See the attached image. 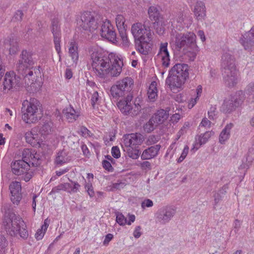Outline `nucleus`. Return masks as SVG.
Masks as SVG:
<instances>
[{
    "label": "nucleus",
    "instance_id": "obj_1",
    "mask_svg": "<svg viewBox=\"0 0 254 254\" xmlns=\"http://www.w3.org/2000/svg\"><path fill=\"white\" fill-rule=\"evenodd\" d=\"M3 218L2 226L7 234L11 236L19 235L23 240L28 237L26 225L19 215L13 211L11 204H5L2 207Z\"/></svg>",
    "mask_w": 254,
    "mask_h": 254
},
{
    "label": "nucleus",
    "instance_id": "obj_2",
    "mask_svg": "<svg viewBox=\"0 0 254 254\" xmlns=\"http://www.w3.org/2000/svg\"><path fill=\"white\" fill-rule=\"evenodd\" d=\"M171 36L172 42L174 43L177 51H180L182 48L186 49L191 58H195L199 48L196 45V36L193 33H182L175 31H172Z\"/></svg>",
    "mask_w": 254,
    "mask_h": 254
},
{
    "label": "nucleus",
    "instance_id": "obj_3",
    "mask_svg": "<svg viewBox=\"0 0 254 254\" xmlns=\"http://www.w3.org/2000/svg\"><path fill=\"white\" fill-rule=\"evenodd\" d=\"M189 68L187 64H177L169 70L166 84L172 90L181 88L189 78Z\"/></svg>",
    "mask_w": 254,
    "mask_h": 254
},
{
    "label": "nucleus",
    "instance_id": "obj_4",
    "mask_svg": "<svg viewBox=\"0 0 254 254\" xmlns=\"http://www.w3.org/2000/svg\"><path fill=\"white\" fill-rule=\"evenodd\" d=\"M221 66L226 85L234 87L237 83V70L234 57L229 53H224L222 56Z\"/></svg>",
    "mask_w": 254,
    "mask_h": 254
},
{
    "label": "nucleus",
    "instance_id": "obj_5",
    "mask_svg": "<svg viewBox=\"0 0 254 254\" xmlns=\"http://www.w3.org/2000/svg\"><path fill=\"white\" fill-rule=\"evenodd\" d=\"M40 103L35 98H31L30 101H25L22 104L21 112L22 118L27 124L35 123L41 118Z\"/></svg>",
    "mask_w": 254,
    "mask_h": 254
},
{
    "label": "nucleus",
    "instance_id": "obj_6",
    "mask_svg": "<svg viewBox=\"0 0 254 254\" xmlns=\"http://www.w3.org/2000/svg\"><path fill=\"white\" fill-rule=\"evenodd\" d=\"M32 52L26 50H23L20 55L17 64V69L18 73L25 79L27 78L29 79V77L33 75L32 69L35 64Z\"/></svg>",
    "mask_w": 254,
    "mask_h": 254
},
{
    "label": "nucleus",
    "instance_id": "obj_7",
    "mask_svg": "<svg viewBox=\"0 0 254 254\" xmlns=\"http://www.w3.org/2000/svg\"><path fill=\"white\" fill-rule=\"evenodd\" d=\"M114 56L113 54L107 55L101 51L94 50L91 54L92 61V66L101 77L104 76V71H106V67L109 65L111 59Z\"/></svg>",
    "mask_w": 254,
    "mask_h": 254
},
{
    "label": "nucleus",
    "instance_id": "obj_8",
    "mask_svg": "<svg viewBox=\"0 0 254 254\" xmlns=\"http://www.w3.org/2000/svg\"><path fill=\"white\" fill-rule=\"evenodd\" d=\"M133 80L130 77H126L116 82L110 89L112 96L116 99L120 97L127 96V94H132V89L133 86Z\"/></svg>",
    "mask_w": 254,
    "mask_h": 254
},
{
    "label": "nucleus",
    "instance_id": "obj_9",
    "mask_svg": "<svg viewBox=\"0 0 254 254\" xmlns=\"http://www.w3.org/2000/svg\"><path fill=\"white\" fill-rule=\"evenodd\" d=\"M80 26L84 30L93 32L96 30L102 22V16L95 11H86L81 15Z\"/></svg>",
    "mask_w": 254,
    "mask_h": 254
},
{
    "label": "nucleus",
    "instance_id": "obj_10",
    "mask_svg": "<svg viewBox=\"0 0 254 254\" xmlns=\"http://www.w3.org/2000/svg\"><path fill=\"white\" fill-rule=\"evenodd\" d=\"M246 99L245 93L242 90L237 91L235 94L231 95L229 99L224 101L222 106V111L225 114H230L241 106Z\"/></svg>",
    "mask_w": 254,
    "mask_h": 254
},
{
    "label": "nucleus",
    "instance_id": "obj_11",
    "mask_svg": "<svg viewBox=\"0 0 254 254\" xmlns=\"http://www.w3.org/2000/svg\"><path fill=\"white\" fill-rule=\"evenodd\" d=\"M4 75L2 82L3 90L16 91L22 86V82L20 75L13 71H7Z\"/></svg>",
    "mask_w": 254,
    "mask_h": 254
},
{
    "label": "nucleus",
    "instance_id": "obj_12",
    "mask_svg": "<svg viewBox=\"0 0 254 254\" xmlns=\"http://www.w3.org/2000/svg\"><path fill=\"white\" fill-rule=\"evenodd\" d=\"M131 33L133 36L134 41L138 40H144L145 39L151 41L152 39L150 27L145 23L142 24L141 22H137L132 24Z\"/></svg>",
    "mask_w": 254,
    "mask_h": 254
},
{
    "label": "nucleus",
    "instance_id": "obj_13",
    "mask_svg": "<svg viewBox=\"0 0 254 254\" xmlns=\"http://www.w3.org/2000/svg\"><path fill=\"white\" fill-rule=\"evenodd\" d=\"M176 213V209L173 206H164L156 211L155 218L157 222L165 225L169 223Z\"/></svg>",
    "mask_w": 254,
    "mask_h": 254
},
{
    "label": "nucleus",
    "instance_id": "obj_14",
    "mask_svg": "<svg viewBox=\"0 0 254 254\" xmlns=\"http://www.w3.org/2000/svg\"><path fill=\"white\" fill-rule=\"evenodd\" d=\"M132 98V94H129L125 98L120 100L117 103V105L118 108L124 115H130L134 116L138 114L139 109L135 104H134L135 109L132 111L133 107L131 103Z\"/></svg>",
    "mask_w": 254,
    "mask_h": 254
},
{
    "label": "nucleus",
    "instance_id": "obj_15",
    "mask_svg": "<svg viewBox=\"0 0 254 254\" xmlns=\"http://www.w3.org/2000/svg\"><path fill=\"white\" fill-rule=\"evenodd\" d=\"M123 65V61L118 56L114 55L111 59V62L109 63V65L106 68V71H104V76L110 73L112 77L118 76L122 71Z\"/></svg>",
    "mask_w": 254,
    "mask_h": 254
},
{
    "label": "nucleus",
    "instance_id": "obj_16",
    "mask_svg": "<svg viewBox=\"0 0 254 254\" xmlns=\"http://www.w3.org/2000/svg\"><path fill=\"white\" fill-rule=\"evenodd\" d=\"M51 32L54 37V42L56 51L59 55L61 52L60 42L61 39V29L60 20L55 17L51 21ZM60 56V55H59Z\"/></svg>",
    "mask_w": 254,
    "mask_h": 254
},
{
    "label": "nucleus",
    "instance_id": "obj_17",
    "mask_svg": "<svg viewBox=\"0 0 254 254\" xmlns=\"http://www.w3.org/2000/svg\"><path fill=\"white\" fill-rule=\"evenodd\" d=\"M100 25H101L100 30L101 37L113 43L116 42L117 34L111 22L107 19L105 21L102 20Z\"/></svg>",
    "mask_w": 254,
    "mask_h": 254
},
{
    "label": "nucleus",
    "instance_id": "obj_18",
    "mask_svg": "<svg viewBox=\"0 0 254 254\" xmlns=\"http://www.w3.org/2000/svg\"><path fill=\"white\" fill-rule=\"evenodd\" d=\"M11 193L10 199L14 204L18 205L22 198L21 186L20 183L14 181L9 185Z\"/></svg>",
    "mask_w": 254,
    "mask_h": 254
},
{
    "label": "nucleus",
    "instance_id": "obj_19",
    "mask_svg": "<svg viewBox=\"0 0 254 254\" xmlns=\"http://www.w3.org/2000/svg\"><path fill=\"white\" fill-rule=\"evenodd\" d=\"M240 42L246 50L248 51L252 50L254 44V26L249 32L242 35V37L240 39Z\"/></svg>",
    "mask_w": 254,
    "mask_h": 254
},
{
    "label": "nucleus",
    "instance_id": "obj_20",
    "mask_svg": "<svg viewBox=\"0 0 254 254\" xmlns=\"http://www.w3.org/2000/svg\"><path fill=\"white\" fill-rule=\"evenodd\" d=\"M12 173L16 175H20L29 170L30 165L25 161L18 160L12 162L11 164Z\"/></svg>",
    "mask_w": 254,
    "mask_h": 254
},
{
    "label": "nucleus",
    "instance_id": "obj_21",
    "mask_svg": "<svg viewBox=\"0 0 254 254\" xmlns=\"http://www.w3.org/2000/svg\"><path fill=\"white\" fill-rule=\"evenodd\" d=\"M143 140L140 134L130 133L124 136V142L126 146L131 147H138Z\"/></svg>",
    "mask_w": 254,
    "mask_h": 254
},
{
    "label": "nucleus",
    "instance_id": "obj_22",
    "mask_svg": "<svg viewBox=\"0 0 254 254\" xmlns=\"http://www.w3.org/2000/svg\"><path fill=\"white\" fill-rule=\"evenodd\" d=\"M150 41L148 39L135 41L136 50L142 55L145 56L148 55L152 50L151 45L149 43Z\"/></svg>",
    "mask_w": 254,
    "mask_h": 254
},
{
    "label": "nucleus",
    "instance_id": "obj_23",
    "mask_svg": "<svg viewBox=\"0 0 254 254\" xmlns=\"http://www.w3.org/2000/svg\"><path fill=\"white\" fill-rule=\"evenodd\" d=\"M193 12L198 21L204 20L206 17V8L204 3L201 1H197L195 4Z\"/></svg>",
    "mask_w": 254,
    "mask_h": 254
},
{
    "label": "nucleus",
    "instance_id": "obj_24",
    "mask_svg": "<svg viewBox=\"0 0 254 254\" xmlns=\"http://www.w3.org/2000/svg\"><path fill=\"white\" fill-rule=\"evenodd\" d=\"M161 145L156 144L145 149L141 155V158L142 160H148L156 157L160 150Z\"/></svg>",
    "mask_w": 254,
    "mask_h": 254
},
{
    "label": "nucleus",
    "instance_id": "obj_25",
    "mask_svg": "<svg viewBox=\"0 0 254 254\" xmlns=\"http://www.w3.org/2000/svg\"><path fill=\"white\" fill-rule=\"evenodd\" d=\"M171 22L172 25L174 24L175 22H177L178 24V26H179V30L185 27H188L189 25L191 23V22L189 20L188 17L186 15L184 16L182 12H178Z\"/></svg>",
    "mask_w": 254,
    "mask_h": 254
},
{
    "label": "nucleus",
    "instance_id": "obj_26",
    "mask_svg": "<svg viewBox=\"0 0 254 254\" xmlns=\"http://www.w3.org/2000/svg\"><path fill=\"white\" fill-rule=\"evenodd\" d=\"M62 112L64 117L69 123L74 122L79 116V113L76 111L71 105L64 109Z\"/></svg>",
    "mask_w": 254,
    "mask_h": 254
},
{
    "label": "nucleus",
    "instance_id": "obj_27",
    "mask_svg": "<svg viewBox=\"0 0 254 254\" xmlns=\"http://www.w3.org/2000/svg\"><path fill=\"white\" fill-rule=\"evenodd\" d=\"M169 114L167 111L163 109L158 110L157 113L152 116L151 120H154V123L157 124H162L168 118Z\"/></svg>",
    "mask_w": 254,
    "mask_h": 254
},
{
    "label": "nucleus",
    "instance_id": "obj_28",
    "mask_svg": "<svg viewBox=\"0 0 254 254\" xmlns=\"http://www.w3.org/2000/svg\"><path fill=\"white\" fill-rule=\"evenodd\" d=\"M149 19L153 22H156L163 19L158 9L155 6H150L148 10Z\"/></svg>",
    "mask_w": 254,
    "mask_h": 254
},
{
    "label": "nucleus",
    "instance_id": "obj_29",
    "mask_svg": "<svg viewBox=\"0 0 254 254\" xmlns=\"http://www.w3.org/2000/svg\"><path fill=\"white\" fill-rule=\"evenodd\" d=\"M234 125L232 123L227 124L222 129L219 135V142L223 144L229 138L230 135V130L233 127Z\"/></svg>",
    "mask_w": 254,
    "mask_h": 254
},
{
    "label": "nucleus",
    "instance_id": "obj_30",
    "mask_svg": "<svg viewBox=\"0 0 254 254\" xmlns=\"http://www.w3.org/2000/svg\"><path fill=\"white\" fill-rule=\"evenodd\" d=\"M71 160V158L67 156V153L64 150L59 151L55 159V163L57 165H62L64 163Z\"/></svg>",
    "mask_w": 254,
    "mask_h": 254
},
{
    "label": "nucleus",
    "instance_id": "obj_31",
    "mask_svg": "<svg viewBox=\"0 0 254 254\" xmlns=\"http://www.w3.org/2000/svg\"><path fill=\"white\" fill-rule=\"evenodd\" d=\"M69 54L73 62L76 63L78 60V53L77 52V45L75 42L70 43Z\"/></svg>",
    "mask_w": 254,
    "mask_h": 254
},
{
    "label": "nucleus",
    "instance_id": "obj_32",
    "mask_svg": "<svg viewBox=\"0 0 254 254\" xmlns=\"http://www.w3.org/2000/svg\"><path fill=\"white\" fill-rule=\"evenodd\" d=\"M34 150L33 149L24 148L22 152V159L21 160L25 161L27 164H30L33 155Z\"/></svg>",
    "mask_w": 254,
    "mask_h": 254
},
{
    "label": "nucleus",
    "instance_id": "obj_33",
    "mask_svg": "<svg viewBox=\"0 0 254 254\" xmlns=\"http://www.w3.org/2000/svg\"><path fill=\"white\" fill-rule=\"evenodd\" d=\"M33 155L32 157L30 166L33 167H38L42 163V155L37 153L35 150L33 152Z\"/></svg>",
    "mask_w": 254,
    "mask_h": 254
},
{
    "label": "nucleus",
    "instance_id": "obj_34",
    "mask_svg": "<svg viewBox=\"0 0 254 254\" xmlns=\"http://www.w3.org/2000/svg\"><path fill=\"white\" fill-rule=\"evenodd\" d=\"M153 27L156 30V33L159 35H163L165 28V23L163 20H161L156 22H153Z\"/></svg>",
    "mask_w": 254,
    "mask_h": 254
},
{
    "label": "nucleus",
    "instance_id": "obj_35",
    "mask_svg": "<svg viewBox=\"0 0 254 254\" xmlns=\"http://www.w3.org/2000/svg\"><path fill=\"white\" fill-rule=\"evenodd\" d=\"M156 82L155 81L152 82L147 92L148 98L150 100H154L155 97L157 96V88L156 87Z\"/></svg>",
    "mask_w": 254,
    "mask_h": 254
},
{
    "label": "nucleus",
    "instance_id": "obj_36",
    "mask_svg": "<svg viewBox=\"0 0 254 254\" xmlns=\"http://www.w3.org/2000/svg\"><path fill=\"white\" fill-rule=\"evenodd\" d=\"M128 147L129 148L127 149L128 156L133 159H137L141 154V152L138 149V147Z\"/></svg>",
    "mask_w": 254,
    "mask_h": 254
},
{
    "label": "nucleus",
    "instance_id": "obj_37",
    "mask_svg": "<svg viewBox=\"0 0 254 254\" xmlns=\"http://www.w3.org/2000/svg\"><path fill=\"white\" fill-rule=\"evenodd\" d=\"M25 138L26 142L30 144L31 146L35 147H40L39 139H38L37 136L35 137L29 134V135H26Z\"/></svg>",
    "mask_w": 254,
    "mask_h": 254
},
{
    "label": "nucleus",
    "instance_id": "obj_38",
    "mask_svg": "<svg viewBox=\"0 0 254 254\" xmlns=\"http://www.w3.org/2000/svg\"><path fill=\"white\" fill-rule=\"evenodd\" d=\"M119 34L122 40L123 45L125 47H128L130 45V42L127 35L126 29H121Z\"/></svg>",
    "mask_w": 254,
    "mask_h": 254
},
{
    "label": "nucleus",
    "instance_id": "obj_39",
    "mask_svg": "<svg viewBox=\"0 0 254 254\" xmlns=\"http://www.w3.org/2000/svg\"><path fill=\"white\" fill-rule=\"evenodd\" d=\"M226 193V188L225 187H224L221 189L219 190L218 191L214 194V197L215 205L217 204L220 200H222Z\"/></svg>",
    "mask_w": 254,
    "mask_h": 254
},
{
    "label": "nucleus",
    "instance_id": "obj_40",
    "mask_svg": "<svg viewBox=\"0 0 254 254\" xmlns=\"http://www.w3.org/2000/svg\"><path fill=\"white\" fill-rule=\"evenodd\" d=\"M116 25L118 29L119 32H120L121 29H126L125 26V19L122 15H118L116 18Z\"/></svg>",
    "mask_w": 254,
    "mask_h": 254
},
{
    "label": "nucleus",
    "instance_id": "obj_41",
    "mask_svg": "<svg viewBox=\"0 0 254 254\" xmlns=\"http://www.w3.org/2000/svg\"><path fill=\"white\" fill-rule=\"evenodd\" d=\"M212 134L211 131H206L204 133L201 134L198 139L200 145H201L206 143Z\"/></svg>",
    "mask_w": 254,
    "mask_h": 254
},
{
    "label": "nucleus",
    "instance_id": "obj_42",
    "mask_svg": "<svg viewBox=\"0 0 254 254\" xmlns=\"http://www.w3.org/2000/svg\"><path fill=\"white\" fill-rule=\"evenodd\" d=\"M8 242L3 236H0V254H5Z\"/></svg>",
    "mask_w": 254,
    "mask_h": 254
},
{
    "label": "nucleus",
    "instance_id": "obj_43",
    "mask_svg": "<svg viewBox=\"0 0 254 254\" xmlns=\"http://www.w3.org/2000/svg\"><path fill=\"white\" fill-rule=\"evenodd\" d=\"M168 43H161L160 44L159 52L158 56H168L169 55V51L168 50Z\"/></svg>",
    "mask_w": 254,
    "mask_h": 254
},
{
    "label": "nucleus",
    "instance_id": "obj_44",
    "mask_svg": "<svg viewBox=\"0 0 254 254\" xmlns=\"http://www.w3.org/2000/svg\"><path fill=\"white\" fill-rule=\"evenodd\" d=\"M154 123V120H151V118L144 125L143 127L144 130L146 132L150 133L155 128Z\"/></svg>",
    "mask_w": 254,
    "mask_h": 254
},
{
    "label": "nucleus",
    "instance_id": "obj_45",
    "mask_svg": "<svg viewBox=\"0 0 254 254\" xmlns=\"http://www.w3.org/2000/svg\"><path fill=\"white\" fill-rule=\"evenodd\" d=\"M69 181L71 183V189H70V193H77L79 190L80 185L77 182L73 181L68 179Z\"/></svg>",
    "mask_w": 254,
    "mask_h": 254
},
{
    "label": "nucleus",
    "instance_id": "obj_46",
    "mask_svg": "<svg viewBox=\"0 0 254 254\" xmlns=\"http://www.w3.org/2000/svg\"><path fill=\"white\" fill-rule=\"evenodd\" d=\"M116 222L121 226H124L127 223V219L121 213L116 214Z\"/></svg>",
    "mask_w": 254,
    "mask_h": 254
},
{
    "label": "nucleus",
    "instance_id": "obj_47",
    "mask_svg": "<svg viewBox=\"0 0 254 254\" xmlns=\"http://www.w3.org/2000/svg\"><path fill=\"white\" fill-rule=\"evenodd\" d=\"M51 126L49 123H44L41 127L40 131L44 134H48L51 131Z\"/></svg>",
    "mask_w": 254,
    "mask_h": 254
},
{
    "label": "nucleus",
    "instance_id": "obj_48",
    "mask_svg": "<svg viewBox=\"0 0 254 254\" xmlns=\"http://www.w3.org/2000/svg\"><path fill=\"white\" fill-rule=\"evenodd\" d=\"M160 139V137L157 135H149L147 139L146 144L148 145L154 144L157 142Z\"/></svg>",
    "mask_w": 254,
    "mask_h": 254
},
{
    "label": "nucleus",
    "instance_id": "obj_49",
    "mask_svg": "<svg viewBox=\"0 0 254 254\" xmlns=\"http://www.w3.org/2000/svg\"><path fill=\"white\" fill-rule=\"evenodd\" d=\"M85 188L90 197H93L94 195V191L92 184L90 182L86 183L85 184Z\"/></svg>",
    "mask_w": 254,
    "mask_h": 254
},
{
    "label": "nucleus",
    "instance_id": "obj_50",
    "mask_svg": "<svg viewBox=\"0 0 254 254\" xmlns=\"http://www.w3.org/2000/svg\"><path fill=\"white\" fill-rule=\"evenodd\" d=\"M102 166L104 169L108 171V172H113L114 168L112 167L111 162L106 160L102 161Z\"/></svg>",
    "mask_w": 254,
    "mask_h": 254
},
{
    "label": "nucleus",
    "instance_id": "obj_51",
    "mask_svg": "<svg viewBox=\"0 0 254 254\" xmlns=\"http://www.w3.org/2000/svg\"><path fill=\"white\" fill-rule=\"evenodd\" d=\"M160 57H161L162 65L165 67H168L170 64V55H168V56H162Z\"/></svg>",
    "mask_w": 254,
    "mask_h": 254
},
{
    "label": "nucleus",
    "instance_id": "obj_52",
    "mask_svg": "<svg viewBox=\"0 0 254 254\" xmlns=\"http://www.w3.org/2000/svg\"><path fill=\"white\" fill-rule=\"evenodd\" d=\"M111 153L112 156L115 158L118 159L121 156V153L119 148L117 146H113L112 148Z\"/></svg>",
    "mask_w": 254,
    "mask_h": 254
},
{
    "label": "nucleus",
    "instance_id": "obj_53",
    "mask_svg": "<svg viewBox=\"0 0 254 254\" xmlns=\"http://www.w3.org/2000/svg\"><path fill=\"white\" fill-rule=\"evenodd\" d=\"M216 108L211 107L210 110L208 111V118L210 120H214L216 118L217 114L215 113Z\"/></svg>",
    "mask_w": 254,
    "mask_h": 254
},
{
    "label": "nucleus",
    "instance_id": "obj_54",
    "mask_svg": "<svg viewBox=\"0 0 254 254\" xmlns=\"http://www.w3.org/2000/svg\"><path fill=\"white\" fill-rule=\"evenodd\" d=\"M242 225V222L238 220L235 219L233 223V231L237 234L239 231Z\"/></svg>",
    "mask_w": 254,
    "mask_h": 254
},
{
    "label": "nucleus",
    "instance_id": "obj_55",
    "mask_svg": "<svg viewBox=\"0 0 254 254\" xmlns=\"http://www.w3.org/2000/svg\"><path fill=\"white\" fill-rule=\"evenodd\" d=\"M99 100V94H98V92L97 91H95L92 95V97H91V105H92V106L94 108H95V104L96 103H97V101H98Z\"/></svg>",
    "mask_w": 254,
    "mask_h": 254
},
{
    "label": "nucleus",
    "instance_id": "obj_56",
    "mask_svg": "<svg viewBox=\"0 0 254 254\" xmlns=\"http://www.w3.org/2000/svg\"><path fill=\"white\" fill-rule=\"evenodd\" d=\"M80 132L81 135L83 137H86L87 136H90V133L91 132L85 127L82 126L80 128Z\"/></svg>",
    "mask_w": 254,
    "mask_h": 254
},
{
    "label": "nucleus",
    "instance_id": "obj_57",
    "mask_svg": "<svg viewBox=\"0 0 254 254\" xmlns=\"http://www.w3.org/2000/svg\"><path fill=\"white\" fill-rule=\"evenodd\" d=\"M23 15V11L21 10H17L14 15L13 18L16 21H21L22 20Z\"/></svg>",
    "mask_w": 254,
    "mask_h": 254
},
{
    "label": "nucleus",
    "instance_id": "obj_58",
    "mask_svg": "<svg viewBox=\"0 0 254 254\" xmlns=\"http://www.w3.org/2000/svg\"><path fill=\"white\" fill-rule=\"evenodd\" d=\"M140 167L143 170H150L151 169V163L148 161H144L140 163Z\"/></svg>",
    "mask_w": 254,
    "mask_h": 254
},
{
    "label": "nucleus",
    "instance_id": "obj_59",
    "mask_svg": "<svg viewBox=\"0 0 254 254\" xmlns=\"http://www.w3.org/2000/svg\"><path fill=\"white\" fill-rule=\"evenodd\" d=\"M248 85H247L245 89V91H244V93L246 92V94H247V95L249 96V97H248L249 101L252 103H254V89L253 92H252L251 93H249L248 92Z\"/></svg>",
    "mask_w": 254,
    "mask_h": 254
},
{
    "label": "nucleus",
    "instance_id": "obj_60",
    "mask_svg": "<svg viewBox=\"0 0 254 254\" xmlns=\"http://www.w3.org/2000/svg\"><path fill=\"white\" fill-rule=\"evenodd\" d=\"M153 205V201L150 199H146L141 203V206L142 208L144 207H150Z\"/></svg>",
    "mask_w": 254,
    "mask_h": 254
},
{
    "label": "nucleus",
    "instance_id": "obj_61",
    "mask_svg": "<svg viewBox=\"0 0 254 254\" xmlns=\"http://www.w3.org/2000/svg\"><path fill=\"white\" fill-rule=\"evenodd\" d=\"M63 187H62V184L59 185L57 186H56L54 187L51 191L49 193V195H51L52 194L55 193H58L61 190H63Z\"/></svg>",
    "mask_w": 254,
    "mask_h": 254
},
{
    "label": "nucleus",
    "instance_id": "obj_62",
    "mask_svg": "<svg viewBox=\"0 0 254 254\" xmlns=\"http://www.w3.org/2000/svg\"><path fill=\"white\" fill-rule=\"evenodd\" d=\"M23 174L24 175L22 177L23 179L26 182H28L32 177L33 175V172H25Z\"/></svg>",
    "mask_w": 254,
    "mask_h": 254
},
{
    "label": "nucleus",
    "instance_id": "obj_63",
    "mask_svg": "<svg viewBox=\"0 0 254 254\" xmlns=\"http://www.w3.org/2000/svg\"><path fill=\"white\" fill-rule=\"evenodd\" d=\"M44 235V232L43 231V229H38L35 233V237L37 240H41Z\"/></svg>",
    "mask_w": 254,
    "mask_h": 254
},
{
    "label": "nucleus",
    "instance_id": "obj_64",
    "mask_svg": "<svg viewBox=\"0 0 254 254\" xmlns=\"http://www.w3.org/2000/svg\"><path fill=\"white\" fill-rule=\"evenodd\" d=\"M113 235L112 234L109 233L106 235L103 241L104 245L106 246L108 245L109 243L113 239Z\"/></svg>",
    "mask_w": 254,
    "mask_h": 254
}]
</instances>
